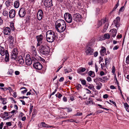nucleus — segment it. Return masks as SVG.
<instances>
[{
  "label": "nucleus",
  "instance_id": "obj_50",
  "mask_svg": "<svg viewBox=\"0 0 129 129\" xmlns=\"http://www.w3.org/2000/svg\"><path fill=\"white\" fill-rule=\"evenodd\" d=\"M115 68L114 66H113L112 67V73L113 74H114L115 72Z\"/></svg>",
  "mask_w": 129,
  "mask_h": 129
},
{
  "label": "nucleus",
  "instance_id": "obj_58",
  "mask_svg": "<svg viewBox=\"0 0 129 129\" xmlns=\"http://www.w3.org/2000/svg\"><path fill=\"white\" fill-rule=\"evenodd\" d=\"M63 101L64 102H66L67 101V98L64 96L63 98Z\"/></svg>",
  "mask_w": 129,
  "mask_h": 129
},
{
  "label": "nucleus",
  "instance_id": "obj_26",
  "mask_svg": "<svg viewBox=\"0 0 129 129\" xmlns=\"http://www.w3.org/2000/svg\"><path fill=\"white\" fill-rule=\"evenodd\" d=\"M97 85L96 86V88L98 90H100L102 87V84L100 82L96 83Z\"/></svg>",
  "mask_w": 129,
  "mask_h": 129
},
{
  "label": "nucleus",
  "instance_id": "obj_32",
  "mask_svg": "<svg viewBox=\"0 0 129 129\" xmlns=\"http://www.w3.org/2000/svg\"><path fill=\"white\" fill-rule=\"evenodd\" d=\"M1 101H2V103L3 105L6 104L7 103V100L6 99L4 98L2 99Z\"/></svg>",
  "mask_w": 129,
  "mask_h": 129
},
{
  "label": "nucleus",
  "instance_id": "obj_62",
  "mask_svg": "<svg viewBox=\"0 0 129 129\" xmlns=\"http://www.w3.org/2000/svg\"><path fill=\"white\" fill-rule=\"evenodd\" d=\"M64 79V78L63 77H61L59 79V81L60 82L62 81Z\"/></svg>",
  "mask_w": 129,
  "mask_h": 129
},
{
  "label": "nucleus",
  "instance_id": "obj_42",
  "mask_svg": "<svg viewBox=\"0 0 129 129\" xmlns=\"http://www.w3.org/2000/svg\"><path fill=\"white\" fill-rule=\"evenodd\" d=\"M105 39V37L104 35L103 36H101L99 38V40L102 41Z\"/></svg>",
  "mask_w": 129,
  "mask_h": 129
},
{
  "label": "nucleus",
  "instance_id": "obj_16",
  "mask_svg": "<svg viewBox=\"0 0 129 129\" xmlns=\"http://www.w3.org/2000/svg\"><path fill=\"white\" fill-rule=\"evenodd\" d=\"M101 49L100 51V53L101 55L102 56L107 55L106 53V49L104 47L102 46L101 47Z\"/></svg>",
  "mask_w": 129,
  "mask_h": 129
},
{
  "label": "nucleus",
  "instance_id": "obj_11",
  "mask_svg": "<svg viewBox=\"0 0 129 129\" xmlns=\"http://www.w3.org/2000/svg\"><path fill=\"white\" fill-rule=\"evenodd\" d=\"M120 19L119 17H117L114 20V23L115 25V26L117 27H119L120 25Z\"/></svg>",
  "mask_w": 129,
  "mask_h": 129
},
{
  "label": "nucleus",
  "instance_id": "obj_61",
  "mask_svg": "<svg viewBox=\"0 0 129 129\" xmlns=\"http://www.w3.org/2000/svg\"><path fill=\"white\" fill-rule=\"evenodd\" d=\"M105 75V73L103 71H101L100 73V75L101 76H102Z\"/></svg>",
  "mask_w": 129,
  "mask_h": 129
},
{
  "label": "nucleus",
  "instance_id": "obj_3",
  "mask_svg": "<svg viewBox=\"0 0 129 129\" xmlns=\"http://www.w3.org/2000/svg\"><path fill=\"white\" fill-rule=\"evenodd\" d=\"M38 50L40 53L42 54L47 55L50 52V48L48 46L42 45L39 47Z\"/></svg>",
  "mask_w": 129,
  "mask_h": 129
},
{
  "label": "nucleus",
  "instance_id": "obj_31",
  "mask_svg": "<svg viewBox=\"0 0 129 129\" xmlns=\"http://www.w3.org/2000/svg\"><path fill=\"white\" fill-rule=\"evenodd\" d=\"M14 53L15 54L18 55V52L17 49L16 48H15L12 51L11 53Z\"/></svg>",
  "mask_w": 129,
  "mask_h": 129
},
{
  "label": "nucleus",
  "instance_id": "obj_17",
  "mask_svg": "<svg viewBox=\"0 0 129 129\" xmlns=\"http://www.w3.org/2000/svg\"><path fill=\"white\" fill-rule=\"evenodd\" d=\"M15 11L13 9L11 10L9 12V17L11 18L15 17Z\"/></svg>",
  "mask_w": 129,
  "mask_h": 129
},
{
  "label": "nucleus",
  "instance_id": "obj_63",
  "mask_svg": "<svg viewBox=\"0 0 129 129\" xmlns=\"http://www.w3.org/2000/svg\"><path fill=\"white\" fill-rule=\"evenodd\" d=\"M108 97V95L107 94H105L103 96V98H104L106 99Z\"/></svg>",
  "mask_w": 129,
  "mask_h": 129
},
{
  "label": "nucleus",
  "instance_id": "obj_45",
  "mask_svg": "<svg viewBox=\"0 0 129 129\" xmlns=\"http://www.w3.org/2000/svg\"><path fill=\"white\" fill-rule=\"evenodd\" d=\"M126 62L127 64H129V55L127 56L126 58Z\"/></svg>",
  "mask_w": 129,
  "mask_h": 129
},
{
  "label": "nucleus",
  "instance_id": "obj_20",
  "mask_svg": "<svg viewBox=\"0 0 129 129\" xmlns=\"http://www.w3.org/2000/svg\"><path fill=\"white\" fill-rule=\"evenodd\" d=\"M32 54L33 55V57H32V59L33 60H37L34 57L36 56L37 55V53L35 49L34 48V49H33V50L32 51Z\"/></svg>",
  "mask_w": 129,
  "mask_h": 129
},
{
  "label": "nucleus",
  "instance_id": "obj_28",
  "mask_svg": "<svg viewBox=\"0 0 129 129\" xmlns=\"http://www.w3.org/2000/svg\"><path fill=\"white\" fill-rule=\"evenodd\" d=\"M19 3L18 1H15L14 3V6L16 8H18L19 6Z\"/></svg>",
  "mask_w": 129,
  "mask_h": 129
},
{
  "label": "nucleus",
  "instance_id": "obj_4",
  "mask_svg": "<svg viewBox=\"0 0 129 129\" xmlns=\"http://www.w3.org/2000/svg\"><path fill=\"white\" fill-rule=\"evenodd\" d=\"M64 17L66 21L68 23H71L72 20V17L71 14L66 13L64 15Z\"/></svg>",
  "mask_w": 129,
  "mask_h": 129
},
{
  "label": "nucleus",
  "instance_id": "obj_23",
  "mask_svg": "<svg viewBox=\"0 0 129 129\" xmlns=\"http://www.w3.org/2000/svg\"><path fill=\"white\" fill-rule=\"evenodd\" d=\"M19 63L21 64H22L24 63V60L22 56H19L18 59Z\"/></svg>",
  "mask_w": 129,
  "mask_h": 129
},
{
  "label": "nucleus",
  "instance_id": "obj_59",
  "mask_svg": "<svg viewBox=\"0 0 129 129\" xmlns=\"http://www.w3.org/2000/svg\"><path fill=\"white\" fill-rule=\"evenodd\" d=\"M95 69L96 72H97L98 71V67L97 65L96 64H95Z\"/></svg>",
  "mask_w": 129,
  "mask_h": 129
},
{
  "label": "nucleus",
  "instance_id": "obj_44",
  "mask_svg": "<svg viewBox=\"0 0 129 129\" xmlns=\"http://www.w3.org/2000/svg\"><path fill=\"white\" fill-rule=\"evenodd\" d=\"M30 108L29 113H31L32 111V110L33 106L31 104H30Z\"/></svg>",
  "mask_w": 129,
  "mask_h": 129
},
{
  "label": "nucleus",
  "instance_id": "obj_19",
  "mask_svg": "<svg viewBox=\"0 0 129 129\" xmlns=\"http://www.w3.org/2000/svg\"><path fill=\"white\" fill-rule=\"evenodd\" d=\"M33 60L32 61H31V59L29 58H26V59L25 60V63L26 64L27 66H29L32 63V62L33 61V59H32Z\"/></svg>",
  "mask_w": 129,
  "mask_h": 129
},
{
  "label": "nucleus",
  "instance_id": "obj_8",
  "mask_svg": "<svg viewBox=\"0 0 129 129\" xmlns=\"http://www.w3.org/2000/svg\"><path fill=\"white\" fill-rule=\"evenodd\" d=\"M36 38L38 42L37 47L40 46L43 42V36L42 35H40L37 36Z\"/></svg>",
  "mask_w": 129,
  "mask_h": 129
},
{
  "label": "nucleus",
  "instance_id": "obj_51",
  "mask_svg": "<svg viewBox=\"0 0 129 129\" xmlns=\"http://www.w3.org/2000/svg\"><path fill=\"white\" fill-rule=\"evenodd\" d=\"M119 47L118 45L116 46L113 47V50H117L119 48Z\"/></svg>",
  "mask_w": 129,
  "mask_h": 129
},
{
  "label": "nucleus",
  "instance_id": "obj_35",
  "mask_svg": "<svg viewBox=\"0 0 129 129\" xmlns=\"http://www.w3.org/2000/svg\"><path fill=\"white\" fill-rule=\"evenodd\" d=\"M103 78L102 82H105L106 81L108 80L107 77V76H105L102 77Z\"/></svg>",
  "mask_w": 129,
  "mask_h": 129
},
{
  "label": "nucleus",
  "instance_id": "obj_55",
  "mask_svg": "<svg viewBox=\"0 0 129 129\" xmlns=\"http://www.w3.org/2000/svg\"><path fill=\"white\" fill-rule=\"evenodd\" d=\"M124 6H122L121 7L120 9L119 10V11L120 12V11H123L124 10Z\"/></svg>",
  "mask_w": 129,
  "mask_h": 129
},
{
  "label": "nucleus",
  "instance_id": "obj_60",
  "mask_svg": "<svg viewBox=\"0 0 129 129\" xmlns=\"http://www.w3.org/2000/svg\"><path fill=\"white\" fill-rule=\"evenodd\" d=\"M85 90L87 91V93H89V94H90L91 93V91H90L87 88H86Z\"/></svg>",
  "mask_w": 129,
  "mask_h": 129
},
{
  "label": "nucleus",
  "instance_id": "obj_54",
  "mask_svg": "<svg viewBox=\"0 0 129 129\" xmlns=\"http://www.w3.org/2000/svg\"><path fill=\"white\" fill-rule=\"evenodd\" d=\"M3 125L4 123L3 122H1L0 124V129H2V128Z\"/></svg>",
  "mask_w": 129,
  "mask_h": 129
},
{
  "label": "nucleus",
  "instance_id": "obj_48",
  "mask_svg": "<svg viewBox=\"0 0 129 129\" xmlns=\"http://www.w3.org/2000/svg\"><path fill=\"white\" fill-rule=\"evenodd\" d=\"M86 80L87 81L89 82L91 81H92L91 78L89 77H87L86 79Z\"/></svg>",
  "mask_w": 129,
  "mask_h": 129
},
{
  "label": "nucleus",
  "instance_id": "obj_57",
  "mask_svg": "<svg viewBox=\"0 0 129 129\" xmlns=\"http://www.w3.org/2000/svg\"><path fill=\"white\" fill-rule=\"evenodd\" d=\"M4 114L5 115H6L5 116H8V113L7 112H5L4 114L1 113V115H3Z\"/></svg>",
  "mask_w": 129,
  "mask_h": 129
},
{
  "label": "nucleus",
  "instance_id": "obj_46",
  "mask_svg": "<svg viewBox=\"0 0 129 129\" xmlns=\"http://www.w3.org/2000/svg\"><path fill=\"white\" fill-rule=\"evenodd\" d=\"M119 5V4L118 3H117L116 5H115V7L114 8L113 10V11H115V10L118 7V6Z\"/></svg>",
  "mask_w": 129,
  "mask_h": 129
},
{
  "label": "nucleus",
  "instance_id": "obj_14",
  "mask_svg": "<svg viewBox=\"0 0 129 129\" xmlns=\"http://www.w3.org/2000/svg\"><path fill=\"white\" fill-rule=\"evenodd\" d=\"M14 37L11 36H9L8 37V40L10 46H12L13 45L14 42Z\"/></svg>",
  "mask_w": 129,
  "mask_h": 129
},
{
  "label": "nucleus",
  "instance_id": "obj_21",
  "mask_svg": "<svg viewBox=\"0 0 129 129\" xmlns=\"http://www.w3.org/2000/svg\"><path fill=\"white\" fill-rule=\"evenodd\" d=\"M112 36L114 38L116 35L117 31L116 29H113L110 30Z\"/></svg>",
  "mask_w": 129,
  "mask_h": 129
},
{
  "label": "nucleus",
  "instance_id": "obj_30",
  "mask_svg": "<svg viewBox=\"0 0 129 129\" xmlns=\"http://www.w3.org/2000/svg\"><path fill=\"white\" fill-rule=\"evenodd\" d=\"M65 74L68 73L72 71V70L71 69L68 70L67 69H64V70Z\"/></svg>",
  "mask_w": 129,
  "mask_h": 129
},
{
  "label": "nucleus",
  "instance_id": "obj_64",
  "mask_svg": "<svg viewBox=\"0 0 129 129\" xmlns=\"http://www.w3.org/2000/svg\"><path fill=\"white\" fill-rule=\"evenodd\" d=\"M15 74L16 75H18L20 73L18 71H16L15 72Z\"/></svg>",
  "mask_w": 129,
  "mask_h": 129
},
{
  "label": "nucleus",
  "instance_id": "obj_24",
  "mask_svg": "<svg viewBox=\"0 0 129 129\" xmlns=\"http://www.w3.org/2000/svg\"><path fill=\"white\" fill-rule=\"evenodd\" d=\"M17 55L15 54L14 53H11L10 58L11 59L13 60H15L17 58Z\"/></svg>",
  "mask_w": 129,
  "mask_h": 129
},
{
  "label": "nucleus",
  "instance_id": "obj_40",
  "mask_svg": "<svg viewBox=\"0 0 129 129\" xmlns=\"http://www.w3.org/2000/svg\"><path fill=\"white\" fill-rule=\"evenodd\" d=\"M18 126L20 128H22L23 127L22 123L21 121H19Z\"/></svg>",
  "mask_w": 129,
  "mask_h": 129
},
{
  "label": "nucleus",
  "instance_id": "obj_49",
  "mask_svg": "<svg viewBox=\"0 0 129 129\" xmlns=\"http://www.w3.org/2000/svg\"><path fill=\"white\" fill-rule=\"evenodd\" d=\"M81 83L82 85H85L86 83V81L85 80H83L81 81Z\"/></svg>",
  "mask_w": 129,
  "mask_h": 129
},
{
  "label": "nucleus",
  "instance_id": "obj_15",
  "mask_svg": "<svg viewBox=\"0 0 129 129\" xmlns=\"http://www.w3.org/2000/svg\"><path fill=\"white\" fill-rule=\"evenodd\" d=\"M8 51L5 50L4 47L0 46V54L2 56H4Z\"/></svg>",
  "mask_w": 129,
  "mask_h": 129
},
{
  "label": "nucleus",
  "instance_id": "obj_38",
  "mask_svg": "<svg viewBox=\"0 0 129 129\" xmlns=\"http://www.w3.org/2000/svg\"><path fill=\"white\" fill-rule=\"evenodd\" d=\"M105 65H106L107 64H108L109 62V59L108 58H106L105 59Z\"/></svg>",
  "mask_w": 129,
  "mask_h": 129
},
{
  "label": "nucleus",
  "instance_id": "obj_18",
  "mask_svg": "<svg viewBox=\"0 0 129 129\" xmlns=\"http://www.w3.org/2000/svg\"><path fill=\"white\" fill-rule=\"evenodd\" d=\"M106 21V18H103L101 21H99L97 24V27L99 28L101 26L102 23H105Z\"/></svg>",
  "mask_w": 129,
  "mask_h": 129
},
{
  "label": "nucleus",
  "instance_id": "obj_9",
  "mask_svg": "<svg viewBox=\"0 0 129 129\" xmlns=\"http://www.w3.org/2000/svg\"><path fill=\"white\" fill-rule=\"evenodd\" d=\"M33 67L36 69L41 70L42 68V66L41 64L39 62H34L33 64Z\"/></svg>",
  "mask_w": 129,
  "mask_h": 129
},
{
  "label": "nucleus",
  "instance_id": "obj_2",
  "mask_svg": "<svg viewBox=\"0 0 129 129\" xmlns=\"http://www.w3.org/2000/svg\"><path fill=\"white\" fill-rule=\"evenodd\" d=\"M47 41L49 42H52L55 39L56 36L55 33L52 31L48 30L46 33Z\"/></svg>",
  "mask_w": 129,
  "mask_h": 129
},
{
  "label": "nucleus",
  "instance_id": "obj_27",
  "mask_svg": "<svg viewBox=\"0 0 129 129\" xmlns=\"http://www.w3.org/2000/svg\"><path fill=\"white\" fill-rule=\"evenodd\" d=\"M88 75L92 77H94L95 76V75L94 72L92 71H89L88 73Z\"/></svg>",
  "mask_w": 129,
  "mask_h": 129
},
{
  "label": "nucleus",
  "instance_id": "obj_36",
  "mask_svg": "<svg viewBox=\"0 0 129 129\" xmlns=\"http://www.w3.org/2000/svg\"><path fill=\"white\" fill-rule=\"evenodd\" d=\"M108 24V23H106L105 26H104V31H105L107 29Z\"/></svg>",
  "mask_w": 129,
  "mask_h": 129
},
{
  "label": "nucleus",
  "instance_id": "obj_13",
  "mask_svg": "<svg viewBox=\"0 0 129 129\" xmlns=\"http://www.w3.org/2000/svg\"><path fill=\"white\" fill-rule=\"evenodd\" d=\"M93 50L91 47H89L86 48L85 52L87 55H90L93 54Z\"/></svg>",
  "mask_w": 129,
  "mask_h": 129
},
{
  "label": "nucleus",
  "instance_id": "obj_6",
  "mask_svg": "<svg viewBox=\"0 0 129 129\" xmlns=\"http://www.w3.org/2000/svg\"><path fill=\"white\" fill-rule=\"evenodd\" d=\"M52 0H48L47 1H44V6L48 9L50 8L53 6Z\"/></svg>",
  "mask_w": 129,
  "mask_h": 129
},
{
  "label": "nucleus",
  "instance_id": "obj_53",
  "mask_svg": "<svg viewBox=\"0 0 129 129\" xmlns=\"http://www.w3.org/2000/svg\"><path fill=\"white\" fill-rule=\"evenodd\" d=\"M10 26L11 27L12 30V31H13L14 30V28L13 24V23L11 24Z\"/></svg>",
  "mask_w": 129,
  "mask_h": 129
},
{
  "label": "nucleus",
  "instance_id": "obj_33",
  "mask_svg": "<svg viewBox=\"0 0 129 129\" xmlns=\"http://www.w3.org/2000/svg\"><path fill=\"white\" fill-rule=\"evenodd\" d=\"M13 73V71L11 70H10L8 72V74L9 76H10L12 75Z\"/></svg>",
  "mask_w": 129,
  "mask_h": 129
},
{
  "label": "nucleus",
  "instance_id": "obj_22",
  "mask_svg": "<svg viewBox=\"0 0 129 129\" xmlns=\"http://www.w3.org/2000/svg\"><path fill=\"white\" fill-rule=\"evenodd\" d=\"M86 70V69L85 68L81 67L78 69L77 70V71L78 73L80 74L84 72Z\"/></svg>",
  "mask_w": 129,
  "mask_h": 129
},
{
  "label": "nucleus",
  "instance_id": "obj_56",
  "mask_svg": "<svg viewBox=\"0 0 129 129\" xmlns=\"http://www.w3.org/2000/svg\"><path fill=\"white\" fill-rule=\"evenodd\" d=\"M27 91V89H26L23 91H22L21 92L23 94H24Z\"/></svg>",
  "mask_w": 129,
  "mask_h": 129
},
{
  "label": "nucleus",
  "instance_id": "obj_25",
  "mask_svg": "<svg viewBox=\"0 0 129 129\" xmlns=\"http://www.w3.org/2000/svg\"><path fill=\"white\" fill-rule=\"evenodd\" d=\"M5 55V61L6 62L9 61V56L8 52H7Z\"/></svg>",
  "mask_w": 129,
  "mask_h": 129
},
{
  "label": "nucleus",
  "instance_id": "obj_7",
  "mask_svg": "<svg viewBox=\"0 0 129 129\" xmlns=\"http://www.w3.org/2000/svg\"><path fill=\"white\" fill-rule=\"evenodd\" d=\"M26 14L25 9L24 8H21L19 10L18 12V14L20 17H24Z\"/></svg>",
  "mask_w": 129,
  "mask_h": 129
},
{
  "label": "nucleus",
  "instance_id": "obj_34",
  "mask_svg": "<svg viewBox=\"0 0 129 129\" xmlns=\"http://www.w3.org/2000/svg\"><path fill=\"white\" fill-rule=\"evenodd\" d=\"M105 39H109L110 38V36L108 34H105L104 35Z\"/></svg>",
  "mask_w": 129,
  "mask_h": 129
},
{
  "label": "nucleus",
  "instance_id": "obj_43",
  "mask_svg": "<svg viewBox=\"0 0 129 129\" xmlns=\"http://www.w3.org/2000/svg\"><path fill=\"white\" fill-rule=\"evenodd\" d=\"M6 125L7 126H10L12 125V122H9L6 123Z\"/></svg>",
  "mask_w": 129,
  "mask_h": 129
},
{
  "label": "nucleus",
  "instance_id": "obj_1",
  "mask_svg": "<svg viewBox=\"0 0 129 129\" xmlns=\"http://www.w3.org/2000/svg\"><path fill=\"white\" fill-rule=\"evenodd\" d=\"M55 26L57 31L59 33L64 31L66 27L65 22L62 19L57 20L55 23Z\"/></svg>",
  "mask_w": 129,
  "mask_h": 129
},
{
  "label": "nucleus",
  "instance_id": "obj_47",
  "mask_svg": "<svg viewBox=\"0 0 129 129\" xmlns=\"http://www.w3.org/2000/svg\"><path fill=\"white\" fill-rule=\"evenodd\" d=\"M124 106L125 108L129 107V106L127 103H124Z\"/></svg>",
  "mask_w": 129,
  "mask_h": 129
},
{
  "label": "nucleus",
  "instance_id": "obj_12",
  "mask_svg": "<svg viewBox=\"0 0 129 129\" xmlns=\"http://www.w3.org/2000/svg\"><path fill=\"white\" fill-rule=\"evenodd\" d=\"M11 32L10 28L9 27H5L4 29V34L6 35H9Z\"/></svg>",
  "mask_w": 129,
  "mask_h": 129
},
{
  "label": "nucleus",
  "instance_id": "obj_37",
  "mask_svg": "<svg viewBox=\"0 0 129 129\" xmlns=\"http://www.w3.org/2000/svg\"><path fill=\"white\" fill-rule=\"evenodd\" d=\"M3 14L4 16H7L8 15V12L7 11L4 10L3 12Z\"/></svg>",
  "mask_w": 129,
  "mask_h": 129
},
{
  "label": "nucleus",
  "instance_id": "obj_39",
  "mask_svg": "<svg viewBox=\"0 0 129 129\" xmlns=\"http://www.w3.org/2000/svg\"><path fill=\"white\" fill-rule=\"evenodd\" d=\"M81 85L80 84H78L76 86V88L78 90H79L81 88Z\"/></svg>",
  "mask_w": 129,
  "mask_h": 129
},
{
  "label": "nucleus",
  "instance_id": "obj_29",
  "mask_svg": "<svg viewBox=\"0 0 129 129\" xmlns=\"http://www.w3.org/2000/svg\"><path fill=\"white\" fill-rule=\"evenodd\" d=\"M41 124L44 127H51L52 126H49V125H48L46 124L44 122H41Z\"/></svg>",
  "mask_w": 129,
  "mask_h": 129
},
{
  "label": "nucleus",
  "instance_id": "obj_52",
  "mask_svg": "<svg viewBox=\"0 0 129 129\" xmlns=\"http://www.w3.org/2000/svg\"><path fill=\"white\" fill-rule=\"evenodd\" d=\"M88 88L90 89H91L93 88H94V86L92 84L90 85L88 87Z\"/></svg>",
  "mask_w": 129,
  "mask_h": 129
},
{
  "label": "nucleus",
  "instance_id": "obj_10",
  "mask_svg": "<svg viewBox=\"0 0 129 129\" xmlns=\"http://www.w3.org/2000/svg\"><path fill=\"white\" fill-rule=\"evenodd\" d=\"M43 16V12L41 9L39 10L37 15V19L39 20H41Z\"/></svg>",
  "mask_w": 129,
  "mask_h": 129
},
{
  "label": "nucleus",
  "instance_id": "obj_41",
  "mask_svg": "<svg viewBox=\"0 0 129 129\" xmlns=\"http://www.w3.org/2000/svg\"><path fill=\"white\" fill-rule=\"evenodd\" d=\"M98 2L100 3H102L103 2H107V0H97Z\"/></svg>",
  "mask_w": 129,
  "mask_h": 129
},
{
  "label": "nucleus",
  "instance_id": "obj_5",
  "mask_svg": "<svg viewBox=\"0 0 129 129\" xmlns=\"http://www.w3.org/2000/svg\"><path fill=\"white\" fill-rule=\"evenodd\" d=\"M73 17L74 20L77 22L80 21L81 19V15L78 13L74 14L73 16Z\"/></svg>",
  "mask_w": 129,
  "mask_h": 129
}]
</instances>
